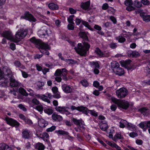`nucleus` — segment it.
<instances>
[{"mask_svg": "<svg viewBox=\"0 0 150 150\" xmlns=\"http://www.w3.org/2000/svg\"><path fill=\"white\" fill-rule=\"evenodd\" d=\"M49 137V135L46 132L43 133L42 135L41 138L45 141H47L46 138H48Z\"/></svg>", "mask_w": 150, "mask_h": 150, "instance_id": "79ce46f5", "label": "nucleus"}, {"mask_svg": "<svg viewBox=\"0 0 150 150\" xmlns=\"http://www.w3.org/2000/svg\"><path fill=\"white\" fill-rule=\"evenodd\" d=\"M28 103L30 105V107H35V105H38L40 104V102L36 99L34 98L32 99V101H29Z\"/></svg>", "mask_w": 150, "mask_h": 150, "instance_id": "dca6fc26", "label": "nucleus"}, {"mask_svg": "<svg viewBox=\"0 0 150 150\" xmlns=\"http://www.w3.org/2000/svg\"><path fill=\"white\" fill-rule=\"evenodd\" d=\"M1 150H11V147L5 144H2L1 146Z\"/></svg>", "mask_w": 150, "mask_h": 150, "instance_id": "7c9ffc66", "label": "nucleus"}, {"mask_svg": "<svg viewBox=\"0 0 150 150\" xmlns=\"http://www.w3.org/2000/svg\"><path fill=\"white\" fill-rule=\"evenodd\" d=\"M62 76H63L64 77L63 78L64 79H67V77L66 76L67 73V71L65 68H63L62 69Z\"/></svg>", "mask_w": 150, "mask_h": 150, "instance_id": "49530a36", "label": "nucleus"}, {"mask_svg": "<svg viewBox=\"0 0 150 150\" xmlns=\"http://www.w3.org/2000/svg\"><path fill=\"white\" fill-rule=\"evenodd\" d=\"M147 109L146 108H144V107L141 108L138 110V111L142 113H146V112H147Z\"/></svg>", "mask_w": 150, "mask_h": 150, "instance_id": "13d9d810", "label": "nucleus"}, {"mask_svg": "<svg viewBox=\"0 0 150 150\" xmlns=\"http://www.w3.org/2000/svg\"><path fill=\"white\" fill-rule=\"evenodd\" d=\"M110 48L114 49L117 47V45L116 43H112L110 44Z\"/></svg>", "mask_w": 150, "mask_h": 150, "instance_id": "69168bd1", "label": "nucleus"}, {"mask_svg": "<svg viewBox=\"0 0 150 150\" xmlns=\"http://www.w3.org/2000/svg\"><path fill=\"white\" fill-rule=\"evenodd\" d=\"M56 128V127L55 126H52L50 128L47 129H46V131L48 132L53 131Z\"/></svg>", "mask_w": 150, "mask_h": 150, "instance_id": "5fc2aeb1", "label": "nucleus"}, {"mask_svg": "<svg viewBox=\"0 0 150 150\" xmlns=\"http://www.w3.org/2000/svg\"><path fill=\"white\" fill-rule=\"evenodd\" d=\"M52 118L54 121H60L62 120V116L55 113L52 115Z\"/></svg>", "mask_w": 150, "mask_h": 150, "instance_id": "b1692460", "label": "nucleus"}, {"mask_svg": "<svg viewBox=\"0 0 150 150\" xmlns=\"http://www.w3.org/2000/svg\"><path fill=\"white\" fill-rule=\"evenodd\" d=\"M108 12L109 13H112L114 12V9L112 7H109L108 8Z\"/></svg>", "mask_w": 150, "mask_h": 150, "instance_id": "052dcab7", "label": "nucleus"}, {"mask_svg": "<svg viewBox=\"0 0 150 150\" xmlns=\"http://www.w3.org/2000/svg\"><path fill=\"white\" fill-rule=\"evenodd\" d=\"M74 23H70L67 25V28L69 30H72L74 29V26L73 24Z\"/></svg>", "mask_w": 150, "mask_h": 150, "instance_id": "774afa93", "label": "nucleus"}, {"mask_svg": "<svg viewBox=\"0 0 150 150\" xmlns=\"http://www.w3.org/2000/svg\"><path fill=\"white\" fill-rule=\"evenodd\" d=\"M41 100L48 103H50V101L48 99L47 96H45V95H42Z\"/></svg>", "mask_w": 150, "mask_h": 150, "instance_id": "de8ad7c7", "label": "nucleus"}, {"mask_svg": "<svg viewBox=\"0 0 150 150\" xmlns=\"http://www.w3.org/2000/svg\"><path fill=\"white\" fill-rule=\"evenodd\" d=\"M18 107L21 109L23 111H26L27 110L26 109L24 106L22 104H19L18 105Z\"/></svg>", "mask_w": 150, "mask_h": 150, "instance_id": "680f3d73", "label": "nucleus"}, {"mask_svg": "<svg viewBox=\"0 0 150 150\" xmlns=\"http://www.w3.org/2000/svg\"><path fill=\"white\" fill-rule=\"evenodd\" d=\"M81 7L86 10H89L90 9V1H88L84 3H81Z\"/></svg>", "mask_w": 150, "mask_h": 150, "instance_id": "f3484780", "label": "nucleus"}, {"mask_svg": "<svg viewBox=\"0 0 150 150\" xmlns=\"http://www.w3.org/2000/svg\"><path fill=\"white\" fill-rule=\"evenodd\" d=\"M54 75L58 76H61L62 75V71L61 69H57Z\"/></svg>", "mask_w": 150, "mask_h": 150, "instance_id": "8fccbe9b", "label": "nucleus"}, {"mask_svg": "<svg viewBox=\"0 0 150 150\" xmlns=\"http://www.w3.org/2000/svg\"><path fill=\"white\" fill-rule=\"evenodd\" d=\"M81 83L83 86L85 87L87 86L88 85V83L86 80L81 81Z\"/></svg>", "mask_w": 150, "mask_h": 150, "instance_id": "603ef678", "label": "nucleus"}, {"mask_svg": "<svg viewBox=\"0 0 150 150\" xmlns=\"http://www.w3.org/2000/svg\"><path fill=\"white\" fill-rule=\"evenodd\" d=\"M123 136L121 133H117L114 136L112 140L115 142H116L118 139H123Z\"/></svg>", "mask_w": 150, "mask_h": 150, "instance_id": "5701e85b", "label": "nucleus"}, {"mask_svg": "<svg viewBox=\"0 0 150 150\" xmlns=\"http://www.w3.org/2000/svg\"><path fill=\"white\" fill-rule=\"evenodd\" d=\"M116 39L118 40L119 42L123 43L126 40V39L123 37L121 34L116 37Z\"/></svg>", "mask_w": 150, "mask_h": 150, "instance_id": "2f4dec72", "label": "nucleus"}, {"mask_svg": "<svg viewBox=\"0 0 150 150\" xmlns=\"http://www.w3.org/2000/svg\"><path fill=\"white\" fill-rule=\"evenodd\" d=\"M139 127L142 129L144 131H146V128L145 127L146 126V121L141 122L139 125Z\"/></svg>", "mask_w": 150, "mask_h": 150, "instance_id": "bb28decb", "label": "nucleus"}, {"mask_svg": "<svg viewBox=\"0 0 150 150\" xmlns=\"http://www.w3.org/2000/svg\"><path fill=\"white\" fill-rule=\"evenodd\" d=\"M129 135L130 137L134 138L138 135V134L135 132H132L129 133Z\"/></svg>", "mask_w": 150, "mask_h": 150, "instance_id": "4d7b16f0", "label": "nucleus"}, {"mask_svg": "<svg viewBox=\"0 0 150 150\" xmlns=\"http://www.w3.org/2000/svg\"><path fill=\"white\" fill-rule=\"evenodd\" d=\"M125 5L128 6L132 5L133 4V2L132 0H126L124 2Z\"/></svg>", "mask_w": 150, "mask_h": 150, "instance_id": "09e8293b", "label": "nucleus"}, {"mask_svg": "<svg viewBox=\"0 0 150 150\" xmlns=\"http://www.w3.org/2000/svg\"><path fill=\"white\" fill-rule=\"evenodd\" d=\"M140 56V53L136 50L133 51V57H137Z\"/></svg>", "mask_w": 150, "mask_h": 150, "instance_id": "6e6d98bb", "label": "nucleus"}, {"mask_svg": "<svg viewBox=\"0 0 150 150\" xmlns=\"http://www.w3.org/2000/svg\"><path fill=\"white\" fill-rule=\"evenodd\" d=\"M114 72L117 75L122 76L124 74L125 72L124 69L119 67L117 69L116 71H115Z\"/></svg>", "mask_w": 150, "mask_h": 150, "instance_id": "a878e982", "label": "nucleus"}, {"mask_svg": "<svg viewBox=\"0 0 150 150\" xmlns=\"http://www.w3.org/2000/svg\"><path fill=\"white\" fill-rule=\"evenodd\" d=\"M65 62L70 65L73 64H75L77 62V61L71 59H65Z\"/></svg>", "mask_w": 150, "mask_h": 150, "instance_id": "f704fd0d", "label": "nucleus"}, {"mask_svg": "<svg viewBox=\"0 0 150 150\" xmlns=\"http://www.w3.org/2000/svg\"><path fill=\"white\" fill-rule=\"evenodd\" d=\"M90 48V45L88 43L84 42L83 45H82L81 43H79L77 47H75L74 49L77 53L80 55L85 56Z\"/></svg>", "mask_w": 150, "mask_h": 150, "instance_id": "7ed1b4c3", "label": "nucleus"}, {"mask_svg": "<svg viewBox=\"0 0 150 150\" xmlns=\"http://www.w3.org/2000/svg\"><path fill=\"white\" fill-rule=\"evenodd\" d=\"M106 143L108 145L111 146L112 147H114L117 149V147H118V145L116 144L113 143L112 142H110V141H106Z\"/></svg>", "mask_w": 150, "mask_h": 150, "instance_id": "a19ab883", "label": "nucleus"}, {"mask_svg": "<svg viewBox=\"0 0 150 150\" xmlns=\"http://www.w3.org/2000/svg\"><path fill=\"white\" fill-rule=\"evenodd\" d=\"M135 8L134 7L132 6V5L128 6L126 8V10L129 11H132Z\"/></svg>", "mask_w": 150, "mask_h": 150, "instance_id": "bf43d9fd", "label": "nucleus"}, {"mask_svg": "<svg viewBox=\"0 0 150 150\" xmlns=\"http://www.w3.org/2000/svg\"><path fill=\"white\" fill-rule=\"evenodd\" d=\"M99 125L100 128L103 131L106 130L108 128V124L105 121H102Z\"/></svg>", "mask_w": 150, "mask_h": 150, "instance_id": "a211bd4d", "label": "nucleus"}, {"mask_svg": "<svg viewBox=\"0 0 150 150\" xmlns=\"http://www.w3.org/2000/svg\"><path fill=\"white\" fill-rule=\"evenodd\" d=\"M88 33L86 32H80L79 33V35L80 37L83 39L86 40L88 39L87 36Z\"/></svg>", "mask_w": 150, "mask_h": 150, "instance_id": "c756f323", "label": "nucleus"}, {"mask_svg": "<svg viewBox=\"0 0 150 150\" xmlns=\"http://www.w3.org/2000/svg\"><path fill=\"white\" fill-rule=\"evenodd\" d=\"M127 122L126 120H121L120 122V127L121 128H124L125 126L126 127Z\"/></svg>", "mask_w": 150, "mask_h": 150, "instance_id": "c85d7f7f", "label": "nucleus"}, {"mask_svg": "<svg viewBox=\"0 0 150 150\" xmlns=\"http://www.w3.org/2000/svg\"><path fill=\"white\" fill-rule=\"evenodd\" d=\"M111 68L114 72L116 71L117 68L120 67L118 63L116 61H113L111 63Z\"/></svg>", "mask_w": 150, "mask_h": 150, "instance_id": "aec40b11", "label": "nucleus"}, {"mask_svg": "<svg viewBox=\"0 0 150 150\" xmlns=\"http://www.w3.org/2000/svg\"><path fill=\"white\" fill-rule=\"evenodd\" d=\"M126 127L128 129L133 131L136 129V126L133 124L127 122V125H126Z\"/></svg>", "mask_w": 150, "mask_h": 150, "instance_id": "412c9836", "label": "nucleus"}, {"mask_svg": "<svg viewBox=\"0 0 150 150\" xmlns=\"http://www.w3.org/2000/svg\"><path fill=\"white\" fill-rule=\"evenodd\" d=\"M48 6L50 8L52 9H57L58 8V7L57 5L53 3L50 4Z\"/></svg>", "mask_w": 150, "mask_h": 150, "instance_id": "58836bf2", "label": "nucleus"}, {"mask_svg": "<svg viewBox=\"0 0 150 150\" xmlns=\"http://www.w3.org/2000/svg\"><path fill=\"white\" fill-rule=\"evenodd\" d=\"M44 111L45 113L49 115H50L52 114L53 112L52 110L50 108H47L45 109Z\"/></svg>", "mask_w": 150, "mask_h": 150, "instance_id": "ea45409f", "label": "nucleus"}, {"mask_svg": "<svg viewBox=\"0 0 150 150\" xmlns=\"http://www.w3.org/2000/svg\"><path fill=\"white\" fill-rule=\"evenodd\" d=\"M128 91L126 88H121L116 91V95L119 98H123L127 96Z\"/></svg>", "mask_w": 150, "mask_h": 150, "instance_id": "0eeeda50", "label": "nucleus"}, {"mask_svg": "<svg viewBox=\"0 0 150 150\" xmlns=\"http://www.w3.org/2000/svg\"><path fill=\"white\" fill-rule=\"evenodd\" d=\"M38 121L39 125L41 127H45L48 125V122L42 118H38Z\"/></svg>", "mask_w": 150, "mask_h": 150, "instance_id": "ddd939ff", "label": "nucleus"}, {"mask_svg": "<svg viewBox=\"0 0 150 150\" xmlns=\"http://www.w3.org/2000/svg\"><path fill=\"white\" fill-rule=\"evenodd\" d=\"M136 144L139 145H141L142 144L143 142L142 140L137 139L135 141Z\"/></svg>", "mask_w": 150, "mask_h": 150, "instance_id": "338daca9", "label": "nucleus"}, {"mask_svg": "<svg viewBox=\"0 0 150 150\" xmlns=\"http://www.w3.org/2000/svg\"><path fill=\"white\" fill-rule=\"evenodd\" d=\"M35 109L39 112L40 114H42L43 112V107L41 105L37 106L35 108Z\"/></svg>", "mask_w": 150, "mask_h": 150, "instance_id": "4c0bfd02", "label": "nucleus"}, {"mask_svg": "<svg viewBox=\"0 0 150 150\" xmlns=\"http://www.w3.org/2000/svg\"><path fill=\"white\" fill-rule=\"evenodd\" d=\"M5 120L7 124L11 126L18 127L19 125V123L18 121L8 117H5Z\"/></svg>", "mask_w": 150, "mask_h": 150, "instance_id": "9b49d317", "label": "nucleus"}, {"mask_svg": "<svg viewBox=\"0 0 150 150\" xmlns=\"http://www.w3.org/2000/svg\"><path fill=\"white\" fill-rule=\"evenodd\" d=\"M27 34V31L23 28L18 30L14 37L15 42L17 43L24 38Z\"/></svg>", "mask_w": 150, "mask_h": 150, "instance_id": "20e7f679", "label": "nucleus"}, {"mask_svg": "<svg viewBox=\"0 0 150 150\" xmlns=\"http://www.w3.org/2000/svg\"><path fill=\"white\" fill-rule=\"evenodd\" d=\"M14 65L15 66L17 67H23V69L25 68V67L22 65L21 63L18 61H16L14 62Z\"/></svg>", "mask_w": 150, "mask_h": 150, "instance_id": "c03bdc74", "label": "nucleus"}, {"mask_svg": "<svg viewBox=\"0 0 150 150\" xmlns=\"http://www.w3.org/2000/svg\"><path fill=\"white\" fill-rule=\"evenodd\" d=\"M55 132L57 134L61 135H68L69 134L66 131H65L62 130H56Z\"/></svg>", "mask_w": 150, "mask_h": 150, "instance_id": "e433bc0d", "label": "nucleus"}, {"mask_svg": "<svg viewBox=\"0 0 150 150\" xmlns=\"http://www.w3.org/2000/svg\"><path fill=\"white\" fill-rule=\"evenodd\" d=\"M140 15L144 21L146 22H148L150 21V15H148L145 13H140Z\"/></svg>", "mask_w": 150, "mask_h": 150, "instance_id": "2eb2a0df", "label": "nucleus"}, {"mask_svg": "<svg viewBox=\"0 0 150 150\" xmlns=\"http://www.w3.org/2000/svg\"><path fill=\"white\" fill-rule=\"evenodd\" d=\"M142 3L144 5H149V2L148 0H142Z\"/></svg>", "mask_w": 150, "mask_h": 150, "instance_id": "0e129e2a", "label": "nucleus"}, {"mask_svg": "<svg viewBox=\"0 0 150 150\" xmlns=\"http://www.w3.org/2000/svg\"><path fill=\"white\" fill-rule=\"evenodd\" d=\"M3 72L0 68V87H6L9 85L14 87L20 85L21 83L14 78L12 72L8 67L5 66L2 69Z\"/></svg>", "mask_w": 150, "mask_h": 150, "instance_id": "f257e3e1", "label": "nucleus"}, {"mask_svg": "<svg viewBox=\"0 0 150 150\" xmlns=\"http://www.w3.org/2000/svg\"><path fill=\"white\" fill-rule=\"evenodd\" d=\"M23 137L25 139H28L30 137L29 132L27 130H24L23 132Z\"/></svg>", "mask_w": 150, "mask_h": 150, "instance_id": "c9c22d12", "label": "nucleus"}, {"mask_svg": "<svg viewBox=\"0 0 150 150\" xmlns=\"http://www.w3.org/2000/svg\"><path fill=\"white\" fill-rule=\"evenodd\" d=\"M30 40L37 46H39V49L42 53L47 55L49 54L48 50L50 49V47L47 44L41 42L40 40L37 39L35 37L31 38Z\"/></svg>", "mask_w": 150, "mask_h": 150, "instance_id": "f03ea898", "label": "nucleus"}, {"mask_svg": "<svg viewBox=\"0 0 150 150\" xmlns=\"http://www.w3.org/2000/svg\"><path fill=\"white\" fill-rule=\"evenodd\" d=\"M95 52L100 57H102L103 56V54L102 52L99 48H97L95 50Z\"/></svg>", "mask_w": 150, "mask_h": 150, "instance_id": "a18cd8bd", "label": "nucleus"}, {"mask_svg": "<svg viewBox=\"0 0 150 150\" xmlns=\"http://www.w3.org/2000/svg\"><path fill=\"white\" fill-rule=\"evenodd\" d=\"M36 149L38 150H44L45 148L44 145L40 143L36 144Z\"/></svg>", "mask_w": 150, "mask_h": 150, "instance_id": "473e14b6", "label": "nucleus"}, {"mask_svg": "<svg viewBox=\"0 0 150 150\" xmlns=\"http://www.w3.org/2000/svg\"><path fill=\"white\" fill-rule=\"evenodd\" d=\"M2 36L8 40L15 42L14 37L11 31H5L2 34Z\"/></svg>", "mask_w": 150, "mask_h": 150, "instance_id": "9d476101", "label": "nucleus"}, {"mask_svg": "<svg viewBox=\"0 0 150 150\" xmlns=\"http://www.w3.org/2000/svg\"><path fill=\"white\" fill-rule=\"evenodd\" d=\"M86 109L83 110V112L86 113H89L91 115L94 116H97L98 115V113L96 112L93 110H89L86 107Z\"/></svg>", "mask_w": 150, "mask_h": 150, "instance_id": "6ab92c4d", "label": "nucleus"}, {"mask_svg": "<svg viewBox=\"0 0 150 150\" xmlns=\"http://www.w3.org/2000/svg\"><path fill=\"white\" fill-rule=\"evenodd\" d=\"M21 18L26 19L33 22H35L36 21V19L28 11L25 12L24 15L21 16Z\"/></svg>", "mask_w": 150, "mask_h": 150, "instance_id": "1a4fd4ad", "label": "nucleus"}, {"mask_svg": "<svg viewBox=\"0 0 150 150\" xmlns=\"http://www.w3.org/2000/svg\"><path fill=\"white\" fill-rule=\"evenodd\" d=\"M132 61L130 60H127L121 61H120V63L122 67H124L127 68L128 70H133L136 67L132 65L131 62Z\"/></svg>", "mask_w": 150, "mask_h": 150, "instance_id": "423d86ee", "label": "nucleus"}, {"mask_svg": "<svg viewBox=\"0 0 150 150\" xmlns=\"http://www.w3.org/2000/svg\"><path fill=\"white\" fill-rule=\"evenodd\" d=\"M18 91L23 96H27L28 95V93L25 90V89L22 87H20L19 88Z\"/></svg>", "mask_w": 150, "mask_h": 150, "instance_id": "72a5a7b5", "label": "nucleus"}, {"mask_svg": "<svg viewBox=\"0 0 150 150\" xmlns=\"http://www.w3.org/2000/svg\"><path fill=\"white\" fill-rule=\"evenodd\" d=\"M112 100L120 108L126 109L129 106V102L127 101L119 100L115 98H112Z\"/></svg>", "mask_w": 150, "mask_h": 150, "instance_id": "39448f33", "label": "nucleus"}, {"mask_svg": "<svg viewBox=\"0 0 150 150\" xmlns=\"http://www.w3.org/2000/svg\"><path fill=\"white\" fill-rule=\"evenodd\" d=\"M82 23L85 25L86 27L88 28L90 30H93V29L91 28V26L89 25L88 23L87 22H86V21H83L82 22Z\"/></svg>", "mask_w": 150, "mask_h": 150, "instance_id": "37998d69", "label": "nucleus"}, {"mask_svg": "<svg viewBox=\"0 0 150 150\" xmlns=\"http://www.w3.org/2000/svg\"><path fill=\"white\" fill-rule=\"evenodd\" d=\"M70 108L72 110H75L83 112V110L86 109V107L83 106H81L79 107H76L74 105H71L70 106Z\"/></svg>", "mask_w": 150, "mask_h": 150, "instance_id": "4be33fe9", "label": "nucleus"}, {"mask_svg": "<svg viewBox=\"0 0 150 150\" xmlns=\"http://www.w3.org/2000/svg\"><path fill=\"white\" fill-rule=\"evenodd\" d=\"M55 109L57 111L61 113H66V112L67 113L68 108L65 107H57L55 108Z\"/></svg>", "mask_w": 150, "mask_h": 150, "instance_id": "4468645a", "label": "nucleus"}, {"mask_svg": "<svg viewBox=\"0 0 150 150\" xmlns=\"http://www.w3.org/2000/svg\"><path fill=\"white\" fill-rule=\"evenodd\" d=\"M62 88L63 91L66 93H70L72 91V87L66 84H64L62 85Z\"/></svg>", "mask_w": 150, "mask_h": 150, "instance_id": "f8f14e48", "label": "nucleus"}, {"mask_svg": "<svg viewBox=\"0 0 150 150\" xmlns=\"http://www.w3.org/2000/svg\"><path fill=\"white\" fill-rule=\"evenodd\" d=\"M50 31L45 26H43L38 31V34L40 37L44 38L46 35L50 34Z\"/></svg>", "mask_w": 150, "mask_h": 150, "instance_id": "6e6552de", "label": "nucleus"}, {"mask_svg": "<svg viewBox=\"0 0 150 150\" xmlns=\"http://www.w3.org/2000/svg\"><path fill=\"white\" fill-rule=\"evenodd\" d=\"M72 121L74 124L80 126L81 125H84V122L81 119L78 120L74 118L72 119Z\"/></svg>", "mask_w": 150, "mask_h": 150, "instance_id": "393cba45", "label": "nucleus"}, {"mask_svg": "<svg viewBox=\"0 0 150 150\" xmlns=\"http://www.w3.org/2000/svg\"><path fill=\"white\" fill-rule=\"evenodd\" d=\"M74 16L73 15H71L68 18L67 20L70 23H74L73 22V18Z\"/></svg>", "mask_w": 150, "mask_h": 150, "instance_id": "864d4df0", "label": "nucleus"}, {"mask_svg": "<svg viewBox=\"0 0 150 150\" xmlns=\"http://www.w3.org/2000/svg\"><path fill=\"white\" fill-rule=\"evenodd\" d=\"M133 51L132 50H128L127 52V55L130 57H133Z\"/></svg>", "mask_w": 150, "mask_h": 150, "instance_id": "e2e57ef3", "label": "nucleus"}, {"mask_svg": "<svg viewBox=\"0 0 150 150\" xmlns=\"http://www.w3.org/2000/svg\"><path fill=\"white\" fill-rule=\"evenodd\" d=\"M134 5L135 7H140L142 6L141 2L138 1H135Z\"/></svg>", "mask_w": 150, "mask_h": 150, "instance_id": "3c124183", "label": "nucleus"}, {"mask_svg": "<svg viewBox=\"0 0 150 150\" xmlns=\"http://www.w3.org/2000/svg\"><path fill=\"white\" fill-rule=\"evenodd\" d=\"M90 66L93 68H99L100 67L99 64L97 62H92L89 63Z\"/></svg>", "mask_w": 150, "mask_h": 150, "instance_id": "cd10ccee", "label": "nucleus"}]
</instances>
